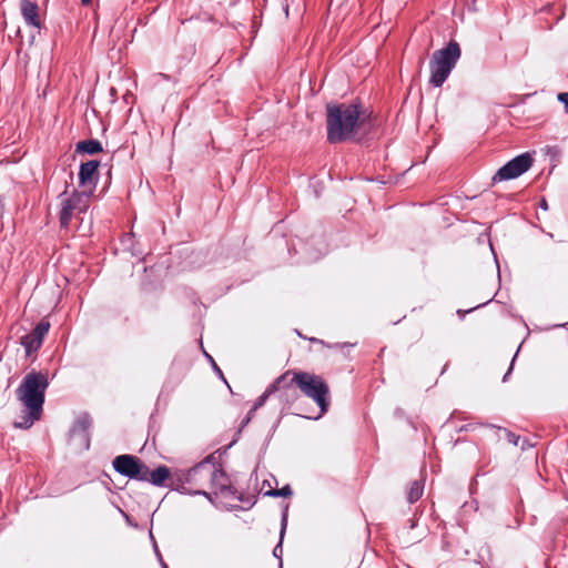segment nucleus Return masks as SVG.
<instances>
[{
	"label": "nucleus",
	"instance_id": "nucleus-29",
	"mask_svg": "<svg viewBox=\"0 0 568 568\" xmlns=\"http://www.w3.org/2000/svg\"><path fill=\"white\" fill-rule=\"evenodd\" d=\"M81 2H82L83 4H89V3L91 2V0H81Z\"/></svg>",
	"mask_w": 568,
	"mask_h": 568
},
{
	"label": "nucleus",
	"instance_id": "nucleus-25",
	"mask_svg": "<svg viewBox=\"0 0 568 568\" xmlns=\"http://www.w3.org/2000/svg\"><path fill=\"white\" fill-rule=\"evenodd\" d=\"M558 100L568 109V92L559 93Z\"/></svg>",
	"mask_w": 568,
	"mask_h": 568
},
{
	"label": "nucleus",
	"instance_id": "nucleus-8",
	"mask_svg": "<svg viewBox=\"0 0 568 568\" xmlns=\"http://www.w3.org/2000/svg\"><path fill=\"white\" fill-rule=\"evenodd\" d=\"M113 468L120 475L142 481L149 474V467L134 455H119L112 462Z\"/></svg>",
	"mask_w": 568,
	"mask_h": 568
},
{
	"label": "nucleus",
	"instance_id": "nucleus-26",
	"mask_svg": "<svg viewBox=\"0 0 568 568\" xmlns=\"http://www.w3.org/2000/svg\"><path fill=\"white\" fill-rule=\"evenodd\" d=\"M517 351H519V348H518ZM517 354H518V352H516V354L514 355V357H513V359H511V363H510V366H509V368H508L507 373H506V374L504 375V377H503V382H506V381L508 379V376L510 375V373H511V371H513L514 362H515V359H516V357H517Z\"/></svg>",
	"mask_w": 568,
	"mask_h": 568
},
{
	"label": "nucleus",
	"instance_id": "nucleus-9",
	"mask_svg": "<svg viewBox=\"0 0 568 568\" xmlns=\"http://www.w3.org/2000/svg\"><path fill=\"white\" fill-rule=\"evenodd\" d=\"M532 163L534 158L530 153H521L508 161L495 173L491 179L493 183L517 179L527 172L531 168Z\"/></svg>",
	"mask_w": 568,
	"mask_h": 568
},
{
	"label": "nucleus",
	"instance_id": "nucleus-10",
	"mask_svg": "<svg viewBox=\"0 0 568 568\" xmlns=\"http://www.w3.org/2000/svg\"><path fill=\"white\" fill-rule=\"evenodd\" d=\"M211 470L212 478L210 479L209 489H211L214 495L220 494L224 497H232L234 499L242 500L237 489L231 484L227 474L214 460H212Z\"/></svg>",
	"mask_w": 568,
	"mask_h": 568
},
{
	"label": "nucleus",
	"instance_id": "nucleus-16",
	"mask_svg": "<svg viewBox=\"0 0 568 568\" xmlns=\"http://www.w3.org/2000/svg\"><path fill=\"white\" fill-rule=\"evenodd\" d=\"M103 151L100 141L94 139L79 141L75 145V152L85 154H97Z\"/></svg>",
	"mask_w": 568,
	"mask_h": 568
},
{
	"label": "nucleus",
	"instance_id": "nucleus-1",
	"mask_svg": "<svg viewBox=\"0 0 568 568\" xmlns=\"http://www.w3.org/2000/svg\"><path fill=\"white\" fill-rule=\"evenodd\" d=\"M48 387V373L31 369L24 375L16 390L17 398L24 407L23 415L13 423L16 428L29 429L41 418Z\"/></svg>",
	"mask_w": 568,
	"mask_h": 568
},
{
	"label": "nucleus",
	"instance_id": "nucleus-22",
	"mask_svg": "<svg viewBox=\"0 0 568 568\" xmlns=\"http://www.w3.org/2000/svg\"><path fill=\"white\" fill-rule=\"evenodd\" d=\"M310 341L312 343H318V344L324 345L329 348H343V347L349 346V344H347V343L326 344L323 339H318L316 337H312V338H310Z\"/></svg>",
	"mask_w": 568,
	"mask_h": 568
},
{
	"label": "nucleus",
	"instance_id": "nucleus-4",
	"mask_svg": "<svg viewBox=\"0 0 568 568\" xmlns=\"http://www.w3.org/2000/svg\"><path fill=\"white\" fill-rule=\"evenodd\" d=\"M275 395L282 410L291 409L301 399V392L294 381V371H286L267 386L265 392L254 402V409L261 408L266 400Z\"/></svg>",
	"mask_w": 568,
	"mask_h": 568
},
{
	"label": "nucleus",
	"instance_id": "nucleus-12",
	"mask_svg": "<svg viewBox=\"0 0 568 568\" xmlns=\"http://www.w3.org/2000/svg\"><path fill=\"white\" fill-rule=\"evenodd\" d=\"M92 426V418L88 413L80 414L72 427L70 428V438H77L79 437L81 442L84 444L85 448H89L90 446V435L89 429Z\"/></svg>",
	"mask_w": 568,
	"mask_h": 568
},
{
	"label": "nucleus",
	"instance_id": "nucleus-13",
	"mask_svg": "<svg viewBox=\"0 0 568 568\" xmlns=\"http://www.w3.org/2000/svg\"><path fill=\"white\" fill-rule=\"evenodd\" d=\"M19 7L21 16L27 26L41 29L42 21L39 6L31 0H20Z\"/></svg>",
	"mask_w": 568,
	"mask_h": 568
},
{
	"label": "nucleus",
	"instance_id": "nucleus-20",
	"mask_svg": "<svg viewBox=\"0 0 568 568\" xmlns=\"http://www.w3.org/2000/svg\"><path fill=\"white\" fill-rule=\"evenodd\" d=\"M50 329V323L47 320L40 321L33 331L31 332L34 336L39 337L40 341L43 342L45 335Z\"/></svg>",
	"mask_w": 568,
	"mask_h": 568
},
{
	"label": "nucleus",
	"instance_id": "nucleus-5",
	"mask_svg": "<svg viewBox=\"0 0 568 568\" xmlns=\"http://www.w3.org/2000/svg\"><path fill=\"white\" fill-rule=\"evenodd\" d=\"M294 381L300 392L312 398L320 407L318 415L313 418H321L329 407V387L326 381L320 375L304 371H294Z\"/></svg>",
	"mask_w": 568,
	"mask_h": 568
},
{
	"label": "nucleus",
	"instance_id": "nucleus-28",
	"mask_svg": "<svg viewBox=\"0 0 568 568\" xmlns=\"http://www.w3.org/2000/svg\"><path fill=\"white\" fill-rule=\"evenodd\" d=\"M296 415L305 417V418H312L311 416H307V415L303 414L302 412H297Z\"/></svg>",
	"mask_w": 568,
	"mask_h": 568
},
{
	"label": "nucleus",
	"instance_id": "nucleus-3",
	"mask_svg": "<svg viewBox=\"0 0 568 568\" xmlns=\"http://www.w3.org/2000/svg\"><path fill=\"white\" fill-rule=\"evenodd\" d=\"M212 460L214 457L210 455L187 470L174 471L172 489L186 495H201L212 503V494L206 490L212 478Z\"/></svg>",
	"mask_w": 568,
	"mask_h": 568
},
{
	"label": "nucleus",
	"instance_id": "nucleus-18",
	"mask_svg": "<svg viewBox=\"0 0 568 568\" xmlns=\"http://www.w3.org/2000/svg\"><path fill=\"white\" fill-rule=\"evenodd\" d=\"M287 509H288V505H286V507H285V509L283 511V515H282L280 541L275 546V548L273 549V555L276 558H281L282 554H283L282 540H283V537H284V534H285V529H286V526H287Z\"/></svg>",
	"mask_w": 568,
	"mask_h": 568
},
{
	"label": "nucleus",
	"instance_id": "nucleus-30",
	"mask_svg": "<svg viewBox=\"0 0 568 568\" xmlns=\"http://www.w3.org/2000/svg\"><path fill=\"white\" fill-rule=\"evenodd\" d=\"M161 565L163 568H169L168 565L161 559Z\"/></svg>",
	"mask_w": 568,
	"mask_h": 568
},
{
	"label": "nucleus",
	"instance_id": "nucleus-23",
	"mask_svg": "<svg viewBox=\"0 0 568 568\" xmlns=\"http://www.w3.org/2000/svg\"><path fill=\"white\" fill-rule=\"evenodd\" d=\"M206 356L209 357V359L212 362V366H213V369L214 372L219 375V377L227 384L225 377H224V374L223 372L221 371V368L216 365V363L214 362V359L212 358V356H210L209 354H206Z\"/></svg>",
	"mask_w": 568,
	"mask_h": 568
},
{
	"label": "nucleus",
	"instance_id": "nucleus-17",
	"mask_svg": "<svg viewBox=\"0 0 568 568\" xmlns=\"http://www.w3.org/2000/svg\"><path fill=\"white\" fill-rule=\"evenodd\" d=\"M42 343L43 342L32 333L21 337V345L24 347L27 356H30L32 353L37 352L42 346Z\"/></svg>",
	"mask_w": 568,
	"mask_h": 568
},
{
	"label": "nucleus",
	"instance_id": "nucleus-11",
	"mask_svg": "<svg viewBox=\"0 0 568 568\" xmlns=\"http://www.w3.org/2000/svg\"><path fill=\"white\" fill-rule=\"evenodd\" d=\"M99 165L100 161L98 160H90L80 165L79 184L81 187H89L90 193L95 187L99 180Z\"/></svg>",
	"mask_w": 568,
	"mask_h": 568
},
{
	"label": "nucleus",
	"instance_id": "nucleus-24",
	"mask_svg": "<svg viewBox=\"0 0 568 568\" xmlns=\"http://www.w3.org/2000/svg\"><path fill=\"white\" fill-rule=\"evenodd\" d=\"M256 410L257 409H254V406L248 410L246 417L241 423V428L240 429L244 428L250 423V420L252 419V417H253V415H254V413Z\"/></svg>",
	"mask_w": 568,
	"mask_h": 568
},
{
	"label": "nucleus",
	"instance_id": "nucleus-27",
	"mask_svg": "<svg viewBox=\"0 0 568 568\" xmlns=\"http://www.w3.org/2000/svg\"><path fill=\"white\" fill-rule=\"evenodd\" d=\"M540 206H541L542 209H545V210L547 209V202H546V200H542V201L540 202Z\"/></svg>",
	"mask_w": 568,
	"mask_h": 568
},
{
	"label": "nucleus",
	"instance_id": "nucleus-21",
	"mask_svg": "<svg viewBox=\"0 0 568 568\" xmlns=\"http://www.w3.org/2000/svg\"><path fill=\"white\" fill-rule=\"evenodd\" d=\"M292 494L293 490L290 485H285L280 489H274L270 486V489L265 491V496L271 497H290Z\"/></svg>",
	"mask_w": 568,
	"mask_h": 568
},
{
	"label": "nucleus",
	"instance_id": "nucleus-19",
	"mask_svg": "<svg viewBox=\"0 0 568 568\" xmlns=\"http://www.w3.org/2000/svg\"><path fill=\"white\" fill-rule=\"evenodd\" d=\"M424 485L419 480H414L407 491V501L409 504L416 503L423 495Z\"/></svg>",
	"mask_w": 568,
	"mask_h": 568
},
{
	"label": "nucleus",
	"instance_id": "nucleus-2",
	"mask_svg": "<svg viewBox=\"0 0 568 568\" xmlns=\"http://www.w3.org/2000/svg\"><path fill=\"white\" fill-rule=\"evenodd\" d=\"M364 122L361 103H328L326 105L327 141L341 143L351 139Z\"/></svg>",
	"mask_w": 568,
	"mask_h": 568
},
{
	"label": "nucleus",
	"instance_id": "nucleus-14",
	"mask_svg": "<svg viewBox=\"0 0 568 568\" xmlns=\"http://www.w3.org/2000/svg\"><path fill=\"white\" fill-rule=\"evenodd\" d=\"M172 477L173 474H171L169 467L161 465L156 467L154 470L149 469V474L146 475V478L143 481L151 483L154 486L162 487L165 486V481L170 480V486L172 488Z\"/></svg>",
	"mask_w": 568,
	"mask_h": 568
},
{
	"label": "nucleus",
	"instance_id": "nucleus-6",
	"mask_svg": "<svg viewBox=\"0 0 568 568\" xmlns=\"http://www.w3.org/2000/svg\"><path fill=\"white\" fill-rule=\"evenodd\" d=\"M460 54V47L455 40H450L445 48L436 50L429 62L430 84L440 88L455 68Z\"/></svg>",
	"mask_w": 568,
	"mask_h": 568
},
{
	"label": "nucleus",
	"instance_id": "nucleus-15",
	"mask_svg": "<svg viewBox=\"0 0 568 568\" xmlns=\"http://www.w3.org/2000/svg\"><path fill=\"white\" fill-rule=\"evenodd\" d=\"M497 429L499 439H505L507 443L514 446H520L523 450L526 449V447L530 446L526 438L521 439L519 435L513 433L511 430L503 427H497Z\"/></svg>",
	"mask_w": 568,
	"mask_h": 568
},
{
	"label": "nucleus",
	"instance_id": "nucleus-7",
	"mask_svg": "<svg viewBox=\"0 0 568 568\" xmlns=\"http://www.w3.org/2000/svg\"><path fill=\"white\" fill-rule=\"evenodd\" d=\"M68 189V185L65 186ZM67 190H64L59 197L60 211H59V224L61 229H68L72 217L78 214L84 213L89 209L88 195L85 192H79L73 190L69 197H64Z\"/></svg>",
	"mask_w": 568,
	"mask_h": 568
}]
</instances>
